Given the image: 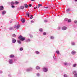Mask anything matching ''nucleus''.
Returning <instances> with one entry per match:
<instances>
[{
    "instance_id": "26",
    "label": "nucleus",
    "mask_w": 77,
    "mask_h": 77,
    "mask_svg": "<svg viewBox=\"0 0 77 77\" xmlns=\"http://www.w3.org/2000/svg\"><path fill=\"white\" fill-rule=\"evenodd\" d=\"M71 21V19H68V23H69Z\"/></svg>"
},
{
    "instance_id": "8",
    "label": "nucleus",
    "mask_w": 77,
    "mask_h": 77,
    "mask_svg": "<svg viewBox=\"0 0 77 77\" xmlns=\"http://www.w3.org/2000/svg\"><path fill=\"white\" fill-rule=\"evenodd\" d=\"M75 53H76V52H75V51H73L71 52L72 54H73V55L75 54Z\"/></svg>"
},
{
    "instance_id": "47",
    "label": "nucleus",
    "mask_w": 77,
    "mask_h": 77,
    "mask_svg": "<svg viewBox=\"0 0 77 77\" xmlns=\"http://www.w3.org/2000/svg\"><path fill=\"white\" fill-rule=\"evenodd\" d=\"M36 75H37V76H39V73L37 74Z\"/></svg>"
},
{
    "instance_id": "12",
    "label": "nucleus",
    "mask_w": 77,
    "mask_h": 77,
    "mask_svg": "<svg viewBox=\"0 0 77 77\" xmlns=\"http://www.w3.org/2000/svg\"><path fill=\"white\" fill-rule=\"evenodd\" d=\"M70 11V8H69L68 9H66V12H69Z\"/></svg>"
},
{
    "instance_id": "7",
    "label": "nucleus",
    "mask_w": 77,
    "mask_h": 77,
    "mask_svg": "<svg viewBox=\"0 0 77 77\" xmlns=\"http://www.w3.org/2000/svg\"><path fill=\"white\" fill-rule=\"evenodd\" d=\"M6 11H3L2 12V14L5 15L6 14Z\"/></svg>"
},
{
    "instance_id": "48",
    "label": "nucleus",
    "mask_w": 77,
    "mask_h": 77,
    "mask_svg": "<svg viewBox=\"0 0 77 77\" xmlns=\"http://www.w3.org/2000/svg\"><path fill=\"white\" fill-rule=\"evenodd\" d=\"M29 7H32V4H29Z\"/></svg>"
},
{
    "instance_id": "30",
    "label": "nucleus",
    "mask_w": 77,
    "mask_h": 77,
    "mask_svg": "<svg viewBox=\"0 0 77 77\" xmlns=\"http://www.w3.org/2000/svg\"><path fill=\"white\" fill-rule=\"evenodd\" d=\"M12 36H13V37H16V35H15V34H13Z\"/></svg>"
},
{
    "instance_id": "36",
    "label": "nucleus",
    "mask_w": 77,
    "mask_h": 77,
    "mask_svg": "<svg viewBox=\"0 0 77 77\" xmlns=\"http://www.w3.org/2000/svg\"><path fill=\"white\" fill-rule=\"evenodd\" d=\"M75 66H76V64H75L73 65V67H75Z\"/></svg>"
},
{
    "instance_id": "34",
    "label": "nucleus",
    "mask_w": 77,
    "mask_h": 77,
    "mask_svg": "<svg viewBox=\"0 0 77 77\" xmlns=\"http://www.w3.org/2000/svg\"><path fill=\"white\" fill-rule=\"evenodd\" d=\"M77 71H74L73 72V74H75V73H77Z\"/></svg>"
},
{
    "instance_id": "23",
    "label": "nucleus",
    "mask_w": 77,
    "mask_h": 77,
    "mask_svg": "<svg viewBox=\"0 0 77 77\" xmlns=\"http://www.w3.org/2000/svg\"><path fill=\"white\" fill-rule=\"evenodd\" d=\"M13 29V27H10V28H9V30H11Z\"/></svg>"
},
{
    "instance_id": "14",
    "label": "nucleus",
    "mask_w": 77,
    "mask_h": 77,
    "mask_svg": "<svg viewBox=\"0 0 77 77\" xmlns=\"http://www.w3.org/2000/svg\"><path fill=\"white\" fill-rule=\"evenodd\" d=\"M20 8L21 9H24V7L23 6H22L20 7Z\"/></svg>"
},
{
    "instance_id": "37",
    "label": "nucleus",
    "mask_w": 77,
    "mask_h": 77,
    "mask_svg": "<svg viewBox=\"0 0 77 77\" xmlns=\"http://www.w3.org/2000/svg\"><path fill=\"white\" fill-rule=\"evenodd\" d=\"M53 58L54 59H56V56H54L53 57Z\"/></svg>"
},
{
    "instance_id": "49",
    "label": "nucleus",
    "mask_w": 77,
    "mask_h": 77,
    "mask_svg": "<svg viewBox=\"0 0 77 77\" xmlns=\"http://www.w3.org/2000/svg\"><path fill=\"white\" fill-rule=\"evenodd\" d=\"M3 73V71H0V74H2V73Z\"/></svg>"
},
{
    "instance_id": "50",
    "label": "nucleus",
    "mask_w": 77,
    "mask_h": 77,
    "mask_svg": "<svg viewBox=\"0 0 77 77\" xmlns=\"http://www.w3.org/2000/svg\"><path fill=\"white\" fill-rule=\"evenodd\" d=\"M45 9H47L48 8V7H45Z\"/></svg>"
},
{
    "instance_id": "52",
    "label": "nucleus",
    "mask_w": 77,
    "mask_h": 77,
    "mask_svg": "<svg viewBox=\"0 0 77 77\" xmlns=\"http://www.w3.org/2000/svg\"><path fill=\"white\" fill-rule=\"evenodd\" d=\"M8 76L9 77H11V75H9Z\"/></svg>"
},
{
    "instance_id": "29",
    "label": "nucleus",
    "mask_w": 77,
    "mask_h": 77,
    "mask_svg": "<svg viewBox=\"0 0 77 77\" xmlns=\"http://www.w3.org/2000/svg\"><path fill=\"white\" fill-rule=\"evenodd\" d=\"M77 77V73H75L74 75V77Z\"/></svg>"
},
{
    "instance_id": "55",
    "label": "nucleus",
    "mask_w": 77,
    "mask_h": 77,
    "mask_svg": "<svg viewBox=\"0 0 77 77\" xmlns=\"http://www.w3.org/2000/svg\"><path fill=\"white\" fill-rule=\"evenodd\" d=\"M31 1H35V0H31Z\"/></svg>"
},
{
    "instance_id": "43",
    "label": "nucleus",
    "mask_w": 77,
    "mask_h": 77,
    "mask_svg": "<svg viewBox=\"0 0 77 77\" xmlns=\"http://www.w3.org/2000/svg\"><path fill=\"white\" fill-rule=\"evenodd\" d=\"M43 35H46V33L45 32H44L43 33Z\"/></svg>"
},
{
    "instance_id": "24",
    "label": "nucleus",
    "mask_w": 77,
    "mask_h": 77,
    "mask_svg": "<svg viewBox=\"0 0 77 77\" xmlns=\"http://www.w3.org/2000/svg\"><path fill=\"white\" fill-rule=\"evenodd\" d=\"M56 53H57V54H59L60 53L59 51H56Z\"/></svg>"
},
{
    "instance_id": "32",
    "label": "nucleus",
    "mask_w": 77,
    "mask_h": 77,
    "mask_svg": "<svg viewBox=\"0 0 77 77\" xmlns=\"http://www.w3.org/2000/svg\"><path fill=\"white\" fill-rule=\"evenodd\" d=\"M15 3H16V5H18V3H19V2L17 1H16L15 2Z\"/></svg>"
},
{
    "instance_id": "5",
    "label": "nucleus",
    "mask_w": 77,
    "mask_h": 77,
    "mask_svg": "<svg viewBox=\"0 0 77 77\" xmlns=\"http://www.w3.org/2000/svg\"><path fill=\"white\" fill-rule=\"evenodd\" d=\"M12 43H15L16 42V40L14 38H12Z\"/></svg>"
},
{
    "instance_id": "25",
    "label": "nucleus",
    "mask_w": 77,
    "mask_h": 77,
    "mask_svg": "<svg viewBox=\"0 0 77 77\" xmlns=\"http://www.w3.org/2000/svg\"><path fill=\"white\" fill-rule=\"evenodd\" d=\"M35 53H36V54H39L40 53L38 51H35Z\"/></svg>"
},
{
    "instance_id": "4",
    "label": "nucleus",
    "mask_w": 77,
    "mask_h": 77,
    "mask_svg": "<svg viewBox=\"0 0 77 77\" xmlns=\"http://www.w3.org/2000/svg\"><path fill=\"white\" fill-rule=\"evenodd\" d=\"M9 63L10 64H12L13 63V60L12 59H10L9 60Z\"/></svg>"
},
{
    "instance_id": "19",
    "label": "nucleus",
    "mask_w": 77,
    "mask_h": 77,
    "mask_svg": "<svg viewBox=\"0 0 77 77\" xmlns=\"http://www.w3.org/2000/svg\"><path fill=\"white\" fill-rule=\"evenodd\" d=\"M38 8H39V7H40V6H42V4H38Z\"/></svg>"
},
{
    "instance_id": "16",
    "label": "nucleus",
    "mask_w": 77,
    "mask_h": 77,
    "mask_svg": "<svg viewBox=\"0 0 77 77\" xmlns=\"http://www.w3.org/2000/svg\"><path fill=\"white\" fill-rule=\"evenodd\" d=\"M11 4L12 5H14L15 4V2H12L11 3Z\"/></svg>"
},
{
    "instance_id": "40",
    "label": "nucleus",
    "mask_w": 77,
    "mask_h": 77,
    "mask_svg": "<svg viewBox=\"0 0 77 77\" xmlns=\"http://www.w3.org/2000/svg\"><path fill=\"white\" fill-rule=\"evenodd\" d=\"M58 30H60V27H58L57 28Z\"/></svg>"
},
{
    "instance_id": "21",
    "label": "nucleus",
    "mask_w": 77,
    "mask_h": 77,
    "mask_svg": "<svg viewBox=\"0 0 77 77\" xmlns=\"http://www.w3.org/2000/svg\"><path fill=\"white\" fill-rule=\"evenodd\" d=\"M39 32H42V28H40L39 29Z\"/></svg>"
},
{
    "instance_id": "15",
    "label": "nucleus",
    "mask_w": 77,
    "mask_h": 77,
    "mask_svg": "<svg viewBox=\"0 0 77 77\" xmlns=\"http://www.w3.org/2000/svg\"><path fill=\"white\" fill-rule=\"evenodd\" d=\"M17 41L18 44H21V41H20V40H18Z\"/></svg>"
},
{
    "instance_id": "11",
    "label": "nucleus",
    "mask_w": 77,
    "mask_h": 77,
    "mask_svg": "<svg viewBox=\"0 0 77 77\" xmlns=\"http://www.w3.org/2000/svg\"><path fill=\"white\" fill-rule=\"evenodd\" d=\"M21 21L22 23H25V19H22Z\"/></svg>"
},
{
    "instance_id": "13",
    "label": "nucleus",
    "mask_w": 77,
    "mask_h": 77,
    "mask_svg": "<svg viewBox=\"0 0 77 77\" xmlns=\"http://www.w3.org/2000/svg\"><path fill=\"white\" fill-rule=\"evenodd\" d=\"M26 16H28L29 17L30 16V14H29V12H26Z\"/></svg>"
},
{
    "instance_id": "3",
    "label": "nucleus",
    "mask_w": 77,
    "mask_h": 77,
    "mask_svg": "<svg viewBox=\"0 0 77 77\" xmlns=\"http://www.w3.org/2000/svg\"><path fill=\"white\" fill-rule=\"evenodd\" d=\"M20 25H18L17 26H14V28H16L17 29H18L20 28Z\"/></svg>"
},
{
    "instance_id": "20",
    "label": "nucleus",
    "mask_w": 77,
    "mask_h": 77,
    "mask_svg": "<svg viewBox=\"0 0 77 77\" xmlns=\"http://www.w3.org/2000/svg\"><path fill=\"white\" fill-rule=\"evenodd\" d=\"M25 7L26 8H28V5L27 4H25Z\"/></svg>"
},
{
    "instance_id": "1",
    "label": "nucleus",
    "mask_w": 77,
    "mask_h": 77,
    "mask_svg": "<svg viewBox=\"0 0 77 77\" xmlns=\"http://www.w3.org/2000/svg\"><path fill=\"white\" fill-rule=\"evenodd\" d=\"M18 39H20V41H23L25 40V38L24 37H23L21 35H20L18 37Z\"/></svg>"
},
{
    "instance_id": "44",
    "label": "nucleus",
    "mask_w": 77,
    "mask_h": 77,
    "mask_svg": "<svg viewBox=\"0 0 77 77\" xmlns=\"http://www.w3.org/2000/svg\"><path fill=\"white\" fill-rule=\"evenodd\" d=\"M64 77H67V76H66V74L64 75Z\"/></svg>"
},
{
    "instance_id": "2",
    "label": "nucleus",
    "mask_w": 77,
    "mask_h": 77,
    "mask_svg": "<svg viewBox=\"0 0 77 77\" xmlns=\"http://www.w3.org/2000/svg\"><path fill=\"white\" fill-rule=\"evenodd\" d=\"M43 70L45 72H46L48 71V69L46 67H44L43 68Z\"/></svg>"
},
{
    "instance_id": "22",
    "label": "nucleus",
    "mask_w": 77,
    "mask_h": 77,
    "mask_svg": "<svg viewBox=\"0 0 77 77\" xmlns=\"http://www.w3.org/2000/svg\"><path fill=\"white\" fill-rule=\"evenodd\" d=\"M50 38L51 39H54V37L53 36H51Z\"/></svg>"
},
{
    "instance_id": "18",
    "label": "nucleus",
    "mask_w": 77,
    "mask_h": 77,
    "mask_svg": "<svg viewBox=\"0 0 77 77\" xmlns=\"http://www.w3.org/2000/svg\"><path fill=\"white\" fill-rule=\"evenodd\" d=\"M14 57V55L12 54L10 56L11 58H12V57Z\"/></svg>"
},
{
    "instance_id": "27",
    "label": "nucleus",
    "mask_w": 77,
    "mask_h": 77,
    "mask_svg": "<svg viewBox=\"0 0 77 77\" xmlns=\"http://www.w3.org/2000/svg\"><path fill=\"white\" fill-rule=\"evenodd\" d=\"M64 65H68V63L66 62L64 63Z\"/></svg>"
},
{
    "instance_id": "9",
    "label": "nucleus",
    "mask_w": 77,
    "mask_h": 77,
    "mask_svg": "<svg viewBox=\"0 0 77 77\" xmlns=\"http://www.w3.org/2000/svg\"><path fill=\"white\" fill-rule=\"evenodd\" d=\"M4 9V7H3V6H0V11H2V10H3Z\"/></svg>"
},
{
    "instance_id": "39",
    "label": "nucleus",
    "mask_w": 77,
    "mask_h": 77,
    "mask_svg": "<svg viewBox=\"0 0 77 77\" xmlns=\"http://www.w3.org/2000/svg\"><path fill=\"white\" fill-rule=\"evenodd\" d=\"M29 35H30V38H32L33 37V35H32L30 34Z\"/></svg>"
},
{
    "instance_id": "45",
    "label": "nucleus",
    "mask_w": 77,
    "mask_h": 77,
    "mask_svg": "<svg viewBox=\"0 0 77 77\" xmlns=\"http://www.w3.org/2000/svg\"><path fill=\"white\" fill-rule=\"evenodd\" d=\"M31 23H34V21H33V20H31Z\"/></svg>"
},
{
    "instance_id": "51",
    "label": "nucleus",
    "mask_w": 77,
    "mask_h": 77,
    "mask_svg": "<svg viewBox=\"0 0 77 77\" xmlns=\"http://www.w3.org/2000/svg\"><path fill=\"white\" fill-rule=\"evenodd\" d=\"M38 8V7H35L34 8V9H36V8Z\"/></svg>"
},
{
    "instance_id": "54",
    "label": "nucleus",
    "mask_w": 77,
    "mask_h": 77,
    "mask_svg": "<svg viewBox=\"0 0 77 77\" xmlns=\"http://www.w3.org/2000/svg\"><path fill=\"white\" fill-rule=\"evenodd\" d=\"M75 2H77V0H75Z\"/></svg>"
},
{
    "instance_id": "28",
    "label": "nucleus",
    "mask_w": 77,
    "mask_h": 77,
    "mask_svg": "<svg viewBox=\"0 0 77 77\" xmlns=\"http://www.w3.org/2000/svg\"><path fill=\"white\" fill-rule=\"evenodd\" d=\"M68 18H66L65 19H64V21H68Z\"/></svg>"
},
{
    "instance_id": "10",
    "label": "nucleus",
    "mask_w": 77,
    "mask_h": 77,
    "mask_svg": "<svg viewBox=\"0 0 77 77\" xmlns=\"http://www.w3.org/2000/svg\"><path fill=\"white\" fill-rule=\"evenodd\" d=\"M32 70V68H30V69H26L27 71H30Z\"/></svg>"
},
{
    "instance_id": "41",
    "label": "nucleus",
    "mask_w": 77,
    "mask_h": 77,
    "mask_svg": "<svg viewBox=\"0 0 77 77\" xmlns=\"http://www.w3.org/2000/svg\"><path fill=\"white\" fill-rule=\"evenodd\" d=\"M47 22H48L47 20H44V22H45V23H47Z\"/></svg>"
},
{
    "instance_id": "35",
    "label": "nucleus",
    "mask_w": 77,
    "mask_h": 77,
    "mask_svg": "<svg viewBox=\"0 0 77 77\" xmlns=\"http://www.w3.org/2000/svg\"><path fill=\"white\" fill-rule=\"evenodd\" d=\"M27 42H30V39H28L26 40Z\"/></svg>"
},
{
    "instance_id": "53",
    "label": "nucleus",
    "mask_w": 77,
    "mask_h": 77,
    "mask_svg": "<svg viewBox=\"0 0 77 77\" xmlns=\"http://www.w3.org/2000/svg\"><path fill=\"white\" fill-rule=\"evenodd\" d=\"M12 22V21L11 20L10 21V23H11Z\"/></svg>"
},
{
    "instance_id": "17",
    "label": "nucleus",
    "mask_w": 77,
    "mask_h": 77,
    "mask_svg": "<svg viewBox=\"0 0 77 77\" xmlns=\"http://www.w3.org/2000/svg\"><path fill=\"white\" fill-rule=\"evenodd\" d=\"M36 68L37 69H40V67L37 66L36 67Z\"/></svg>"
},
{
    "instance_id": "6",
    "label": "nucleus",
    "mask_w": 77,
    "mask_h": 77,
    "mask_svg": "<svg viewBox=\"0 0 77 77\" xmlns=\"http://www.w3.org/2000/svg\"><path fill=\"white\" fill-rule=\"evenodd\" d=\"M67 29V28L65 26L63 27L62 28V29L63 30H66V29Z\"/></svg>"
},
{
    "instance_id": "31",
    "label": "nucleus",
    "mask_w": 77,
    "mask_h": 77,
    "mask_svg": "<svg viewBox=\"0 0 77 77\" xmlns=\"http://www.w3.org/2000/svg\"><path fill=\"white\" fill-rule=\"evenodd\" d=\"M23 50V48H20V51H22Z\"/></svg>"
},
{
    "instance_id": "33",
    "label": "nucleus",
    "mask_w": 77,
    "mask_h": 77,
    "mask_svg": "<svg viewBox=\"0 0 77 77\" xmlns=\"http://www.w3.org/2000/svg\"><path fill=\"white\" fill-rule=\"evenodd\" d=\"M33 15H31V17H30V19H32V18H33Z\"/></svg>"
},
{
    "instance_id": "42",
    "label": "nucleus",
    "mask_w": 77,
    "mask_h": 77,
    "mask_svg": "<svg viewBox=\"0 0 77 77\" xmlns=\"http://www.w3.org/2000/svg\"><path fill=\"white\" fill-rule=\"evenodd\" d=\"M11 7H12V8H15V6H14V5H12L11 6Z\"/></svg>"
},
{
    "instance_id": "38",
    "label": "nucleus",
    "mask_w": 77,
    "mask_h": 77,
    "mask_svg": "<svg viewBox=\"0 0 77 77\" xmlns=\"http://www.w3.org/2000/svg\"><path fill=\"white\" fill-rule=\"evenodd\" d=\"M72 45H75L74 42H72Z\"/></svg>"
},
{
    "instance_id": "46",
    "label": "nucleus",
    "mask_w": 77,
    "mask_h": 77,
    "mask_svg": "<svg viewBox=\"0 0 77 77\" xmlns=\"http://www.w3.org/2000/svg\"><path fill=\"white\" fill-rule=\"evenodd\" d=\"M74 23H77V20H75L74 21Z\"/></svg>"
}]
</instances>
